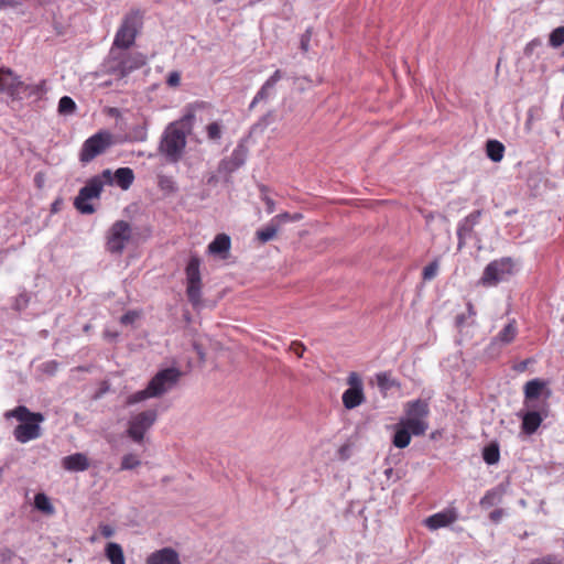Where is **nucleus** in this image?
I'll list each match as a JSON object with an SVG mask.
<instances>
[{
	"label": "nucleus",
	"instance_id": "nucleus-8",
	"mask_svg": "<svg viewBox=\"0 0 564 564\" xmlns=\"http://www.w3.org/2000/svg\"><path fill=\"white\" fill-rule=\"evenodd\" d=\"M132 238V227L126 220H117L106 235V249L112 254H121Z\"/></svg>",
	"mask_w": 564,
	"mask_h": 564
},
{
	"label": "nucleus",
	"instance_id": "nucleus-19",
	"mask_svg": "<svg viewBox=\"0 0 564 564\" xmlns=\"http://www.w3.org/2000/svg\"><path fill=\"white\" fill-rule=\"evenodd\" d=\"M458 519L455 508H447L441 512L434 513L424 520V524L430 530L434 531L441 528L453 524Z\"/></svg>",
	"mask_w": 564,
	"mask_h": 564
},
{
	"label": "nucleus",
	"instance_id": "nucleus-36",
	"mask_svg": "<svg viewBox=\"0 0 564 564\" xmlns=\"http://www.w3.org/2000/svg\"><path fill=\"white\" fill-rule=\"evenodd\" d=\"M549 43L554 48L564 44V26H557L551 32Z\"/></svg>",
	"mask_w": 564,
	"mask_h": 564
},
{
	"label": "nucleus",
	"instance_id": "nucleus-24",
	"mask_svg": "<svg viewBox=\"0 0 564 564\" xmlns=\"http://www.w3.org/2000/svg\"><path fill=\"white\" fill-rule=\"evenodd\" d=\"M62 464L65 469L72 471H84L89 467L87 456L82 453H76L64 457Z\"/></svg>",
	"mask_w": 564,
	"mask_h": 564
},
{
	"label": "nucleus",
	"instance_id": "nucleus-38",
	"mask_svg": "<svg viewBox=\"0 0 564 564\" xmlns=\"http://www.w3.org/2000/svg\"><path fill=\"white\" fill-rule=\"evenodd\" d=\"M440 269V262L437 259L430 262L426 267H424L422 272V278L424 281H431L433 280L438 272Z\"/></svg>",
	"mask_w": 564,
	"mask_h": 564
},
{
	"label": "nucleus",
	"instance_id": "nucleus-17",
	"mask_svg": "<svg viewBox=\"0 0 564 564\" xmlns=\"http://www.w3.org/2000/svg\"><path fill=\"white\" fill-rule=\"evenodd\" d=\"M247 159V149L242 145H238L228 158L220 161L218 171L226 175H230L238 169H240Z\"/></svg>",
	"mask_w": 564,
	"mask_h": 564
},
{
	"label": "nucleus",
	"instance_id": "nucleus-42",
	"mask_svg": "<svg viewBox=\"0 0 564 564\" xmlns=\"http://www.w3.org/2000/svg\"><path fill=\"white\" fill-rule=\"evenodd\" d=\"M139 316L140 314L137 311H129L121 316L120 323L123 325L132 324Z\"/></svg>",
	"mask_w": 564,
	"mask_h": 564
},
{
	"label": "nucleus",
	"instance_id": "nucleus-18",
	"mask_svg": "<svg viewBox=\"0 0 564 564\" xmlns=\"http://www.w3.org/2000/svg\"><path fill=\"white\" fill-rule=\"evenodd\" d=\"M101 177L107 184H112L115 180L121 189L127 191L134 181V173L130 167H119L115 174L110 170L102 171Z\"/></svg>",
	"mask_w": 564,
	"mask_h": 564
},
{
	"label": "nucleus",
	"instance_id": "nucleus-51",
	"mask_svg": "<svg viewBox=\"0 0 564 564\" xmlns=\"http://www.w3.org/2000/svg\"><path fill=\"white\" fill-rule=\"evenodd\" d=\"M265 203H267V205H268V212H269V213H272V212H273V207H274L273 202H272L270 198H268V199L265 200Z\"/></svg>",
	"mask_w": 564,
	"mask_h": 564
},
{
	"label": "nucleus",
	"instance_id": "nucleus-22",
	"mask_svg": "<svg viewBox=\"0 0 564 564\" xmlns=\"http://www.w3.org/2000/svg\"><path fill=\"white\" fill-rule=\"evenodd\" d=\"M518 335V325L516 319H511L491 340V346H507L511 344Z\"/></svg>",
	"mask_w": 564,
	"mask_h": 564
},
{
	"label": "nucleus",
	"instance_id": "nucleus-43",
	"mask_svg": "<svg viewBox=\"0 0 564 564\" xmlns=\"http://www.w3.org/2000/svg\"><path fill=\"white\" fill-rule=\"evenodd\" d=\"M290 350L293 351L299 358H302L306 348L303 343L294 340L290 345Z\"/></svg>",
	"mask_w": 564,
	"mask_h": 564
},
{
	"label": "nucleus",
	"instance_id": "nucleus-23",
	"mask_svg": "<svg viewBox=\"0 0 564 564\" xmlns=\"http://www.w3.org/2000/svg\"><path fill=\"white\" fill-rule=\"evenodd\" d=\"M148 564H181L176 551L170 547H164L152 553L148 560Z\"/></svg>",
	"mask_w": 564,
	"mask_h": 564
},
{
	"label": "nucleus",
	"instance_id": "nucleus-26",
	"mask_svg": "<svg viewBox=\"0 0 564 564\" xmlns=\"http://www.w3.org/2000/svg\"><path fill=\"white\" fill-rule=\"evenodd\" d=\"M282 78V73L280 69H276L267 80L265 83L262 85V87L260 88V90L257 93V95L254 96L252 102H251V106H253L254 104L261 101V100H264L269 97L271 90L274 88V86L276 85V83Z\"/></svg>",
	"mask_w": 564,
	"mask_h": 564
},
{
	"label": "nucleus",
	"instance_id": "nucleus-40",
	"mask_svg": "<svg viewBox=\"0 0 564 564\" xmlns=\"http://www.w3.org/2000/svg\"><path fill=\"white\" fill-rule=\"evenodd\" d=\"M206 132L209 140H219L221 138V126L218 122H212L206 127Z\"/></svg>",
	"mask_w": 564,
	"mask_h": 564
},
{
	"label": "nucleus",
	"instance_id": "nucleus-10",
	"mask_svg": "<svg viewBox=\"0 0 564 564\" xmlns=\"http://www.w3.org/2000/svg\"><path fill=\"white\" fill-rule=\"evenodd\" d=\"M527 411L521 415V430L527 435L534 434L542 422L549 416V401H540L538 406H524Z\"/></svg>",
	"mask_w": 564,
	"mask_h": 564
},
{
	"label": "nucleus",
	"instance_id": "nucleus-15",
	"mask_svg": "<svg viewBox=\"0 0 564 564\" xmlns=\"http://www.w3.org/2000/svg\"><path fill=\"white\" fill-rule=\"evenodd\" d=\"M523 405L524 406H538L540 401H547L551 391L547 388L546 381L535 378L528 381L523 387Z\"/></svg>",
	"mask_w": 564,
	"mask_h": 564
},
{
	"label": "nucleus",
	"instance_id": "nucleus-30",
	"mask_svg": "<svg viewBox=\"0 0 564 564\" xmlns=\"http://www.w3.org/2000/svg\"><path fill=\"white\" fill-rule=\"evenodd\" d=\"M377 384L381 392H388L393 388H400L401 384L398 380L392 378L390 372H380L376 375Z\"/></svg>",
	"mask_w": 564,
	"mask_h": 564
},
{
	"label": "nucleus",
	"instance_id": "nucleus-41",
	"mask_svg": "<svg viewBox=\"0 0 564 564\" xmlns=\"http://www.w3.org/2000/svg\"><path fill=\"white\" fill-rule=\"evenodd\" d=\"M158 185L162 191L173 192L175 189L172 177L166 175H160Z\"/></svg>",
	"mask_w": 564,
	"mask_h": 564
},
{
	"label": "nucleus",
	"instance_id": "nucleus-37",
	"mask_svg": "<svg viewBox=\"0 0 564 564\" xmlns=\"http://www.w3.org/2000/svg\"><path fill=\"white\" fill-rule=\"evenodd\" d=\"M278 227L273 225H269L257 231V238L261 242H268L276 236Z\"/></svg>",
	"mask_w": 564,
	"mask_h": 564
},
{
	"label": "nucleus",
	"instance_id": "nucleus-25",
	"mask_svg": "<svg viewBox=\"0 0 564 564\" xmlns=\"http://www.w3.org/2000/svg\"><path fill=\"white\" fill-rule=\"evenodd\" d=\"M412 435L411 429L399 421L394 426L392 444L398 448H405L410 445Z\"/></svg>",
	"mask_w": 564,
	"mask_h": 564
},
{
	"label": "nucleus",
	"instance_id": "nucleus-27",
	"mask_svg": "<svg viewBox=\"0 0 564 564\" xmlns=\"http://www.w3.org/2000/svg\"><path fill=\"white\" fill-rule=\"evenodd\" d=\"M282 78V73L280 69H276L267 80L265 83L262 85V87L260 88V90L257 93V95L254 96L252 102H251V106H253L254 104L261 101V100H264L269 97L271 90L274 88V86L276 85V83Z\"/></svg>",
	"mask_w": 564,
	"mask_h": 564
},
{
	"label": "nucleus",
	"instance_id": "nucleus-20",
	"mask_svg": "<svg viewBox=\"0 0 564 564\" xmlns=\"http://www.w3.org/2000/svg\"><path fill=\"white\" fill-rule=\"evenodd\" d=\"M481 210H475L462 219L457 226L458 243L462 246L470 237L474 227L479 223Z\"/></svg>",
	"mask_w": 564,
	"mask_h": 564
},
{
	"label": "nucleus",
	"instance_id": "nucleus-1",
	"mask_svg": "<svg viewBox=\"0 0 564 564\" xmlns=\"http://www.w3.org/2000/svg\"><path fill=\"white\" fill-rule=\"evenodd\" d=\"M194 119V113H186L165 129L159 150L170 163H177L181 160Z\"/></svg>",
	"mask_w": 564,
	"mask_h": 564
},
{
	"label": "nucleus",
	"instance_id": "nucleus-32",
	"mask_svg": "<svg viewBox=\"0 0 564 564\" xmlns=\"http://www.w3.org/2000/svg\"><path fill=\"white\" fill-rule=\"evenodd\" d=\"M482 459L488 465H495L500 459V449L497 442H491L482 449Z\"/></svg>",
	"mask_w": 564,
	"mask_h": 564
},
{
	"label": "nucleus",
	"instance_id": "nucleus-4",
	"mask_svg": "<svg viewBox=\"0 0 564 564\" xmlns=\"http://www.w3.org/2000/svg\"><path fill=\"white\" fill-rule=\"evenodd\" d=\"M430 405L422 399L409 401L404 404V417L400 420L411 429L414 436H423L429 430Z\"/></svg>",
	"mask_w": 564,
	"mask_h": 564
},
{
	"label": "nucleus",
	"instance_id": "nucleus-11",
	"mask_svg": "<svg viewBox=\"0 0 564 564\" xmlns=\"http://www.w3.org/2000/svg\"><path fill=\"white\" fill-rule=\"evenodd\" d=\"M112 137L107 131H100L88 138L80 150L79 159L83 163H88L97 155L104 153L111 145Z\"/></svg>",
	"mask_w": 564,
	"mask_h": 564
},
{
	"label": "nucleus",
	"instance_id": "nucleus-35",
	"mask_svg": "<svg viewBox=\"0 0 564 564\" xmlns=\"http://www.w3.org/2000/svg\"><path fill=\"white\" fill-rule=\"evenodd\" d=\"M150 398H154V397L152 395L151 391L149 390V386H147V388L144 390L137 391V392L130 394L127 399V404L132 405V404L142 402Z\"/></svg>",
	"mask_w": 564,
	"mask_h": 564
},
{
	"label": "nucleus",
	"instance_id": "nucleus-47",
	"mask_svg": "<svg viewBox=\"0 0 564 564\" xmlns=\"http://www.w3.org/2000/svg\"><path fill=\"white\" fill-rule=\"evenodd\" d=\"M502 516L503 511L501 509H496L492 512H490L489 518L494 522H499Z\"/></svg>",
	"mask_w": 564,
	"mask_h": 564
},
{
	"label": "nucleus",
	"instance_id": "nucleus-44",
	"mask_svg": "<svg viewBox=\"0 0 564 564\" xmlns=\"http://www.w3.org/2000/svg\"><path fill=\"white\" fill-rule=\"evenodd\" d=\"M181 75L178 72H171L166 78V84L171 87H176L180 85Z\"/></svg>",
	"mask_w": 564,
	"mask_h": 564
},
{
	"label": "nucleus",
	"instance_id": "nucleus-48",
	"mask_svg": "<svg viewBox=\"0 0 564 564\" xmlns=\"http://www.w3.org/2000/svg\"><path fill=\"white\" fill-rule=\"evenodd\" d=\"M468 318H474L476 316V310L474 304L469 301L467 302V314Z\"/></svg>",
	"mask_w": 564,
	"mask_h": 564
},
{
	"label": "nucleus",
	"instance_id": "nucleus-50",
	"mask_svg": "<svg viewBox=\"0 0 564 564\" xmlns=\"http://www.w3.org/2000/svg\"><path fill=\"white\" fill-rule=\"evenodd\" d=\"M468 319V316L466 314L458 315L456 317V324L457 326H463Z\"/></svg>",
	"mask_w": 564,
	"mask_h": 564
},
{
	"label": "nucleus",
	"instance_id": "nucleus-12",
	"mask_svg": "<svg viewBox=\"0 0 564 564\" xmlns=\"http://www.w3.org/2000/svg\"><path fill=\"white\" fill-rule=\"evenodd\" d=\"M182 372L177 368H165L160 370L148 383L149 390L154 398L161 397L171 390L181 379Z\"/></svg>",
	"mask_w": 564,
	"mask_h": 564
},
{
	"label": "nucleus",
	"instance_id": "nucleus-9",
	"mask_svg": "<svg viewBox=\"0 0 564 564\" xmlns=\"http://www.w3.org/2000/svg\"><path fill=\"white\" fill-rule=\"evenodd\" d=\"M105 181L99 176L90 178L84 187L79 189L77 197L74 200V206L82 214H93L95 208L91 204L87 203L89 199L98 198L101 194Z\"/></svg>",
	"mask_w": 564,
	"mask_h": 564
},
{
	"label": "nucleus",
	"instance_id": "nucleus-46",
	"mask_svg": "<svg viewBox=\"0 0 564 564\" xmlns=\"http://www.w3.org/2000/svg\"><path fill=\"white\" fill-rule=\"evenodd\" d=\"M99 530L104 538H111L115 533V529L109 524H100Z\"/></svg>",
	"mask_w": 564,
	"mask_h": 564
},
{
	"label": "nucleus",
	"instance_id": "nucleus-13",
	"mask_svg": "<svg viewBox=\"0 0 564 564\" xmlns=\"http://www.w3.org/2000/svg\"><path fill=\"white\" fill-rule=\"evenodd\" d=\"M156 417L155 410H147L131 416L128 424V435L137 443L142 442L144 434L154 424Z\"/></svg>",
	"mask_w": 564,
	"mask_h": 564
},
{
	"label": "nucleus",
	"instance_id": "nucleus-29",
	"mask_svg": "<svg viewBox=\"0 0 564 564\" xmlns=\"http://www.w3.org/2000/svg\"><path fill=\"white\" fill-rule=\"evenodd\" d=\"M487 156L494 162H500L503 159L505 145L498 140H489L486 143Z\"/></svg>",
	"mask_w": 564,
	"mask_h": 564
},
{
	"label": "nucleus",
	"instance_id": "nucleus-28",
	"mask_svg": "<svg viewBox=\"0 0 564 564\" xmlns=\"http://www.w3.org/2000/svg\"><path fill=\"white\" fill-rule=\"evenodd\" d=\"M105 554L111 564H126L123 550L118 543L109 542L106 545Z\"/></svg>",
	"mask_w": 564,
	"mask_h": 564
},
{
	"label": "nucleus",
	"instance_id": "nucleus-33",
	"mask_svg": "<svg viewBox=\"0 0 564 564\" xmlns=\"http://www.w3.org/2000/svg\"><path fill=\"white\" fill-rule=\"evenodd\" d=\"M34 507L43 512L44 514L52 516L55 513V508L53 507L50 498L43 494L39 492L34 497Z\"/></svg>",
	"mask_w": 564,
	"mask_h": 564
},
{
	"label": "nucleus",
	"instance_id": "nucleus-52",
	"mask_svg": "<svg viewBox=\"0 0 564 564\" xmlns=\"http://www.w3.org/2000/svg\"><path fill=\"white\" fill-rule=\"evenodd\" d=\"M279 217L289 218V214L280 215Z\"/></svg>",
	"mask_w": 564,
	"mask_h": 564
},
{
	"label": "nucleus",
	"instance_id": "nucleus-39",
	"mask_svg": "<svg viewBox=\"0 0 564 564\" xmlns=\"http://www.w3.org/2000/svg\"><path fill=\"white\" fill-rule=\"evenodd\" d=\"M141 464L140 459L134 454H127L122 457L121 460V470H129L138 467Z\"/></svg>",
	"mask_w": 564,
	"mask_h": 564
},
{
	"label": "nucleus",
	"instance_id": "nucleus-16",
	"mask_svg": "<svg viewBox=\"0 0 564 564\" xmlns=\"http://www.w3.org/2000/svg\"><path fill=\"white\" fill-rule=\"evenodd\" d=\"M20 88H23V82L20 77L10 68H0V93H6L12 99L18 100Z\"/></svg>",
	"mask_w": 564,
	"mask_h": 564
},
{
	"label": "nucleus",
	"instance_id": "nucleus-31",
	"mask_svg": "<svg viewBox=\"0 0 564 564\" xmlns=\"http://www.w3.org/2000/svg\"><path fill=\"white\" fill-rule=\"evenodd\" d=\"M45 90V80L35 85H28L23 82V88H20V96L18 100L23 98L39 97Z\"/></svg>",
	"mask_w": 564,
	"mask_h": 564
},
{
	"label": "nucleus",
	"instance_id": "nucleus-49",
	"mask_svg": "<svg viewBox=\"0 0 564 564\" xmlns=\"http://www.w3.org/2000/svg\"><path fill=\"white\" fill-rule=\"evenodd\" d=\"M531 564H557V563L552 557H545V558H541V560H535Z\"/></svg>",
	"mask_w": 564,
	"mask_h": 564
},
{
	"label": "nucleus",
	"instance_id": "nucleus-21",
	"mask_svg": "<svg viewBox=\"0 0 564 564\" xmlns=\"http://www.w3.org/2000/svg\"><path fill=\"white\" fill-rule=\"evenodd\" d=\"M231 247L230 237L226 234H218L208 245V253L226 259Z\"/></svg>",
	"mask_w": 564,
	"mask_h": 564
},
{
	"label": "nucleus",
	"instance_id": "nucleus-7",
	"mask_svg": "<svg viewBox=\"0 0 564 564\" xmlns=\"http://www.w3.org/2000/svg\"><path fill=\"white\" fill-rule=\"evenodd\" d=\"M186 295L189 303L196 307L202 302L203 281L200 275V259L197 256H191L186 268Z\"/></svg>",
	"mask_w": 564,
	"mask_h": 564
},
{
	"label": "nucleus",
	"instance_id": "nucleus-6",
	"mask_svg": "<svg viewBox=\"0 0 564 564\" xmlns=\"http://www.w3.org/2000/svg\"><path fill=\"white\" fill-rule=\"evenodd\" d=\"M514 273V261L510 257H503L489 262L484 269L479 284L485 288L498 285Z\"/></svg>",
	"mask_w": 564,
	"mask_h": 564
},
{
	"label": "nucleus",
	"instance_id": "nucleus-34",
	"mask_svg": "<svg viewBox=\"0 0 564 564\" xmlns=\"http://www.w3.org/2000/svg\"><path fill=\"white\" fill-rule=\"evenodd\" d=\"M76 110L75 101L68 97L63 96L58 101V112L61 115H70Z\"/></svg>",
	"mask_w": 564,
	"mask_h": 564
},
{
	"label": "nucleus",
	"instance_id": "nucleus-14",
	"mask_svg": "<svg viewBox=\"0 0 564 564\" xmlns=\"http://www.w3.org/2000/svg\"><path fill=\"white\" fill-rule=\"evenodd\" d=\"M349 388L341 395L343 404L347 410H352L361 405L365 400L364 382L357 372H350L347 377Z\"/></svg>",
	"mask_w": 564,
	"mask_h": 564
},
{
	"label": "nucleus",
	"instance_id": "nucleus-45",
	"mask_svg": "<svg viewBox=\"0 0 564 564\" xmlns=\"http://www.w3.org/2000/svg\"><path fill=\"white\" fill-rule=\"evenodd\" d=\"M495 494L492 491L486 492V495L480 499L481 507H488L494 503Z\"/></svg>",
	"mask_w": 564,
	"mask_h": 564
},
{
	"label": "nucleus",
	"instance_id": "nucleus-5",
	"mask_svg": "<svg viewBox=\"0 0 564 564\" xmlns=\"http://www.w3.org/2000/svg\"><path fill=\"white\" fill-rule=\"evenodd\" d=\"M143 24V14L140 10H130L122 19L116 32L111 48H130Z\"/></svg>",
	"mask_w": 564,
	"mask_h": 564
},
{
	"label": "nucleus",
	"instance_id": "nucleus-2",
	"mask_svg": "<svg viewBox=\"0 0 564 564\" xmlns=\"http://www.w3.org/2000/svg\"><path fill=\"white\" fill-rule=\"evenodd\" d=\"M6 420L15 419L20 422L13 430V436L19 443H28L42 435L41 423L44 415L40 412H31L25 405H18L3 414Z\"/></svg>",
	"mask_w": 564,
	"mask_h": 564
},
{
	"label": "nucleus",
	"instance_id": "nucleus-3",
	"mask_svg": "<svg viewBox=\"0 0 564 564\" xmlns=\"http://www.w3.org/2000/svg\"><path fill=\"white\" fill-rule=\"evenodd\" d=\"M147 64V56L130 48H110L107 62L108 72L120 78L129 76Z\"/></svg>",
	"mask_w": 564,
	"mask_h": 564
}]
</instances>
